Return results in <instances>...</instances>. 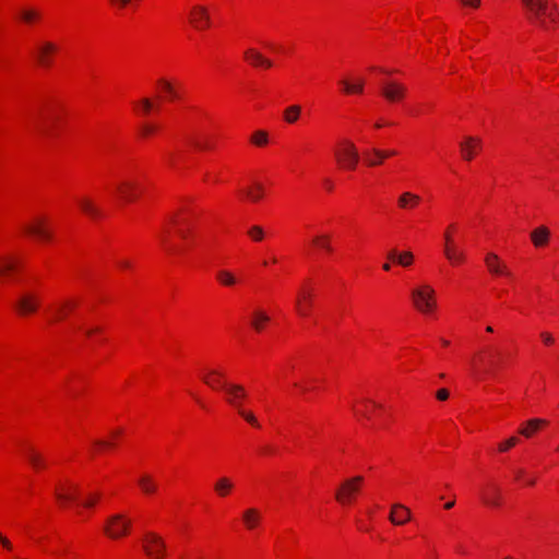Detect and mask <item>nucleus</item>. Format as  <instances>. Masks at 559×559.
<instances>
[{
    "mask_svg": "<svg viewBox=\"0 0 559 559\" xmlns=\"http://www.w3.org/2000/svg\"><path fill=\"white\" fill-rule=\"evenodd\" d=\"M76 492H78V487L70 486L69 492H57L56 496H57L58 500H60L61 502H64V501L73 500L75 498Z\"/></svg>",
    "mask_w": 559,
    "mask_h": 559,
    "instance_id": "79ce46f5",
    "label": "nucleus"
},
{
    "mask_svg": "<svg viewBox=\"0 0 559 559\" xmlns=\"http://www.w3.org/2000/svg\"><path fill=\"white\" fill-rule=\"evenodd\" d=\"M78 204L83 213L91 216L92 218H98L102 216V211L95 205V203L87 197L78 199Z\"/></svg>",
    "mask_w": 559,
    "mask_h": 559,
    "instance_id": "a878e982",
    "label": "nucleus"
},
{
    "mask_svg": "<svg viewBox=\"0 0 559 559\" xmlns=\"http://www.w3.org/2000/svg\"><path fill=\"white\" fill-rule=\"evenodd\" d=\"M116 190L122 201L131 202L138 197L140 186L131 179H124L117 183Z\"/></svg>",
    "mask_w": 559,
    "mask_h": 559,
    "instance_id": "9b49d317",
    "label": "nucleus"
},
{
    "mask_svg": "<svg viewBox=\"0 0 559 559\" xmlns=\"http://www.w3.org/2000/svg\"><path fill=\"white\" fill-rule=\"evenodd\" d=\"M550 230L546 226H539L531 233V240L535 247H544L548 243Z\"/></svg>",
    "mask_w": 559,
    "mask_h": 559,
    "instance_id": "393cba45",
    "label": "nucleus"
},
{
    "mask_svg": "<svg viewBox=\"0 0 559 559\" xmlns=\"http://www.w3.org/2000/svg\"><path fill=\"white\" fill-rule=\"evenodd\" d=\"M544 19L547 23H557V5L555 3H551L548 14H545Z\"/></svg>",
    "mask_w": 559,
    "mask_h": 559,
    "instance_id": "de8ad7c7",
    "label": "nucleus"
},
{
    "mask_svg": "<svg viewBox=\"0 0 559 559\" xmlns=\"http://www.w3.org/2000/svg\"><path fill=\"white\" fill-rule=\"evenodd\" d=\"M38 17V13L34 10H24L21 12V19L26 23H32Z\"/></svg>",
    "mask_w": 559,
    "mask_h": 559,
    "instance_id": "49530a36",
    "label": "nucleus"
},
{
    "mask_svg": "<svg viewBox=\"0 0 559 559\" xmlns=\"http://www.w3.org/2000/svg\"><path fill=\"white\" fill-rule=\"evenodd\" d=\"M191 143L197 147V148H200V150H207V148H211V144L207 140H203V139H199V138H193L191 139Z\"/></svg>",
    "mask_w": 559,
    "mask_h": 559,
    "instance_id": "09e8293b",
    "label": "nucleus"
},
{
    "mask_svg": "<svg viewBox=\"0 0 559 559\" xmlns=\"http://www.w3.org/2000/svg\"><path fill=\"white\" fill-rule=\"evenodd\" d=\"M169 164H170L171 166H174V165H175V156H174L173 154H170V155H169Z\"/></svg>",
    "mask_w": 559,
    "mask_h": 559,
    "instance_id": "774afa93",
    "label": "nucleus"
},
{
    "mask_svg": "<svg viewBox=\"0 0 559 559\" xmlns=\"http://www.w3.org/2000/svg\"><path fill=\"white\" fill-rule=\"evenodd\" d=\"M407 88L404 84L396 81L385 82L381 88L382 96L391 103L402 100L406 95Z\"/></svg>",
    "mask_w": 559,
    "mask_h": 559,
    "instance_id": "6e6552de",
    "label": "nucleus"
},
{
    "mask_svg": "<svg viewBox=\"0 0 559 559\" xmlns=\"http://www.w3.org/2000/svg\"><path fill=\"white\" fill-rule=\"evenodd\" d=\"M522 3L526 8L533 23L545 31L549 28V24L544 16L548 14V10L551 7L550 0H522Z\"/></svg>",
    "mask_w": 559,
    "mask_h": 559,
    "instance_id": "f03ea898",
    "label": "nucleus"
},
{
    "mask_svg": "<svg viewBox=\"0 0 559 559\" xmlns=\"http://www.w3.org/2000/svg\"><path fill=\"white\" fill-rule=\"evenodd\" d=\"M95 444L98 447H103V448H109L112 445V443H110L108 441H104V440H97V441H95Z\"/></svg>",
    "mask_w": 559,
    "mask_h": 559,
    "instance_id": "052dcab7",
    "label": "nucleus"
},
{
    "mask_svg": "<svg viewBox=\"0 0 559 559\" xmlns=\"http://www.w3.org/2000/svg\"><path fill=\"white\" fill-rule=\"evenodd\" d=\"M340 84L343 86V90L346 94H361L364 92V80H357V82L352 83L347 80H341Z\"/></svg>",
    "mask_w": 559,
    "mask_h": 559,
    "instance_id": "f704fd0d",
    "label": "nucleus"
},
{
    "mask_svg": "<svg viewBox=\"0 0 559 559\" xmlns=\"http://www.w3.org/2000/svg\"><path fill=\"white\" fill-rule=\"evenodd\" d=\"M364 158L368 167H376L383 163L388 158V154L383 153L380 148L367 150L364 153Z\"/></svg>",
    "mask_w": 559,
    "mask_h": 559,
    "instance_id": "5701e85b",
    "label": "nucleus"
},
{
    "mask_svg": "<svg viewBox=\"0 0 559 559\" xmlns=\"http://www.w3.org/2000/svg\"><path fill=\"white\" fill-rule=\"evenodd\" d=\"M313 289L306 285L300 287L295 300V308L300 317H308L312 307Z\"/></svg>",
    "mask_w": 559,
    "mask_h": 559,
    "instance_id": "423d86ee",
    "label": "nucleus"
},
{
    "mask_svg": "<svg viewBox=\"0 0 559 559\" xmlns=\"http://www.w3.org/2000/svg\"><path fill=\"white\" fill-rule=\"evenodd\" d=\"M25 231L43 241H49L52 237V233L44 217L34 218L25 226Z\"/></svg>",
    "mask_w": 559,
    "mask_h": 559,
    "instance_id": "0eeeda50",
    "label": "nucleus"
},
{
    "mask_svg": "<svg viewBox=\"0 0 559 559\" xmlns=\"http://www.w3.org/2000/svg\"><path fill=\"white\" fill-rule=\"evenodd\" d=\"M497 365L498 364L496 362V360H491L490 361V369L488 370V372H493V369L497 367Z\"/></svg>",
    "mask_w": 559,
    "mask_h": 559,
    "instance_id": "e2e57ef3",
    "label": "nucleus"
},
{
    "mask_svg": "<svg viewBox=\"0 0 559 559\" xmlns=\"http://www.w3.org/2000/svg\"><path fill=\"white\" fill-rule=\"evenodd\" d=\"M454 503H455L454 501L447 502V503L444 504V508H445V509H448V510H449V509H452V508L454 507Z\"/></svg>",
    "mask_w": 559,
    "mask_h": 559,
    "instance_id": "0e129e2a",
    "label": "nucleus"
},
{
    "mask_svg": "<svg viewBox=\"0 0 559 559\" xmlns=\"http://www.w3.org/2000/svg\"><path fill=\"white\" fill-rule=\"evenodd\" d=\"M269 320L270 317L265 312L258 310L253 313L251 325L255 331L260 332L263 329V324L269 322Z\"/></svg>",
    "mask_w": 559,
    "mask_h": 559,
    "instance_id": "4c0bfd02",
    "label": "nucleus"
},
{
    "mask_svg": "<svg viewBox=\"0 0 559 559\" xmlns=\"http://www.w3.org/2000/svg\"><path fill=\"white\" fill-rule=\"evenodd\" d=\"M251 142L258 146H263L267 143V133L265 131H255L251 136Z\"/></svg>",
    "mask_w": 559,
    "mask_h": 559,
    "instance_id": "a19ab883",
    "label": "nucleus"
},
{
    "mask_svg": "<svg viewBox=\"0 0 559 559\" xmlns=\"http://www.w3.org/2000/svg\"><path fill=\"white\" fill-rule=\"evenodd\" d=\"M245 58L254 67H272V61L253 48H249L245 51Z\"/></svg>",
    "mask_w": 559,
    "mask_h": 559,
    "instance_id": "412c9836",
    "label": "nucleus"
},
{
    "mask_svg": "<svg viewBox=\"0 0 559 559\" xmlns=\"http://www.w3.org/2000/svg\"><path fill=\"white\" fill-rule=\"evenodd\" d=\"M139 486L144 493H154L157 489L156 483L148 475H143L140 477Z\"/></svg>",
    "mask_w": 559,
    "mask_h": 559,
    "instance_id": "c9c22d12",
    "label": "nucleus"
},
{
    "mask_svg": "<svg viewBox=\"0 0 559 559\" xmlns=\"http://www.w3.org/2000/svg\"><path fill=\"white\" fill-rule=\"evenodd\" d=\"M118 265L122 269H128L131 266V262L128 260H121L118 262Z\"/></svg>",
    "mask_w": 559,
    "mask_h": 559,
    "instance_id": "680f3d73",
    "label": "nucleus"
},
{
    "mask_svg": "<svg viewBox=\"0 0 559 559\" xmlns=\"http://www.w3.org/2000/svg\"><path fill=\"white\" fill-rule=\"evenodd\" d=\"M452 245H454L453 240H452V236H451L450 231L447 230L444 233V246H452Z\"/></svg>",
    "mask_w": 559,
    "mask_h": 559,
    "instance_id": "bf43d9fd",
    "label": "nucleus"
},
{
    "mask_svg": "<svg viewBox=\"0 0 559 559\" xmlns=\"http://www.w3.org/2000/svg\"><path fill=\"white\" fill-rule=\"evenodd\" d=\"M462 2L465 4V5H469L472 8H478L479 4H480V0H462Z\"/></svg>",
    "mask_w": 559,
    "mask_h": 559,
    "instance_id": "13d9d810",
    "label": "nucleus"
},
{
    "mask_svg": "<svg viewBox=\"0 0 559 559\" xmlns=\"http://www.w3.org/2000/svg\"><path fill=\"white\" fill-rule=\"evenodd\" d=\"M519 442V439L516 437H510L509 439H507L506 441L501 442L498 444V450L500 452H507L509 451L511 448H513L516 443Z\"/></svg>",
    "mask_w": 559,
    "mask_h": 559,
    "instance_id": "37998d69",
    "label": "nucleus"
},
{
    "mask_svg": "<svg viewBox=\"0 0 559 559\" xmlns=\"http://www.w3.org/2000/svg\"><path fill=\"white\" fill-rule=\"evenodd\" d=\"M216 280L221 285L226 287H233L239 282L235 273L228 270H218L216 272Z\"/></svg>",
    "mask_w": 559,
    "mask_h": 559,
    "instance_id": "473e14b6",
    "label": "nucleus"
},
{
    "mask_svg": "<svg viewBox=\"0 0 559 559\" xmlns=\"http://www.w3.org/2000/svg\"><path fill=\"white\" fill-rule=\"evenodd\" d=\"M414 307L421 313L428 314L436 308L435 290L429 285H421L412 290Z\"/></svg>",
    "mask_w": 559,
    "mask_h": 559,
    "instance_id": "f257e3e1",
    "label": "nucleus"
},
{
    "mask_svg": "<svg viewBox=\"0 0 559 559\" xmlns=\"http://www.w3.org/2000/svg\"><path fill=\"white\" fill-rule=\"evenodd\" d=\"M225 392L227 402L239 411L240 401L246 397L245 389L239 384H229L225 385Z\"/></svg>",
    "mask_w": 559,
    "mask_h": 559,
    "instance_id": "dca6fc26",
    "label": "nucleus"
},
{
    "mask_svg": "<svg viewBox=\"0 0 559 559\" xmlns=\"http://www.w3.org/2000/svg\"><path fill=\"white\" fill-rule=\"evenodd\" d=\"M0 543H1V545H2L5 549H8V550H11V549H12V544H11V542H10L7 537L2 536L1 534H0Z\"/></svg>",
    "mask_w": 559,
    "mask_h": 559,
    "instance_id": "4d7b16f0",
    "label": "nucleus"
},
{
    "mask_svg": "<svg viewBox=\"0 0 559 559\" xmlns=\"http://www.w3.org/2000/svg\"><path fill=\"white\" fill-rule=\"evenodd\" d=\"M501 490L495 484H488L481 490V499L483 501L491 507H498L500 504Z\"/></svg>",
    "mask_w": 559,
    "mask_h": 559,
    "instance_id": "f3484780",
    "label": "nucleus"
},
{
    "mask_svg": "<svg viewBox=\"0 0 559 559\" xmlns=\"http://www.w3.org/2000/svg\"><path fill=\"white\" fill-rule=\"evenodd\" d=\"M25 457L26 460L28 461V463L31 464V466L38 471L43 467H45L46 465V461H45V457L43 456V454H40L39 452H37L34 448L32 447H27L25 449Z\"/></svg>",
    "mask_w": 559,
    "mask_h": 559,
    "instance_id": "bb28decb",
    "label": "nucleus"
},
{
    "mask_svg": "<svg viewBox=\"0 0 559 559\" xmlns=\"http://www.w3.org/2000/svg\"><path fill=\"white\" fill-rule=\"evenodd\" d=\"M382 152L388 154V157L394 156L396 154L395 151H384V150H382Z\"/></svg>",
    "mask_w": 559,
    "mask_h": 559,
    "instance_id": "69168bd1",
    "label": "nucleus"
},
{
    "mask_svg": "<svg viewBox=\"0 0 559 559\" xmlns=\"http://www.w3.org/2000/svg\"><path fill=\"white\" fill-rule=\"evenodd\" d=\"M436 396L439 401H445L449 397V391L447 389H440L437 391Z\"/></svg>",
    "mask_w": 559,
    "mask_h": 559,
    "instance_id": "864d4df0",
    "label": "nucleus"
},
{
    "mask_svg": "<svg viewBox=\"0 0 559 559\" xmlns=\"http://www.w3.org/2000/svg\"><path fill=\"white\" fill-rule=\"evenodd\" d=\"M130 521L126 520L121 514H116L108 520L105 532L111 538H119L127 534Z\"/></svg>",
    "mask_w": 559,
    "mask_h": 559,
    "instance_id": "1a4fd4ad",
    "label": "nucleus"
},
{
    "mask_svg": "<svg viewBox=\"0 0 559 559\" xmlns=\"http://www.w3.org/2000/svg\"><path fill=\"white\" fill-rule=\"evenodd\" d=\"M420 200L421 198L418 194L405 191L399 197L397 205L402 210H412L419 204Z\"/></svg>",
    "mask_w": 559,
    "mask_h": 559,
    "instance_id": "4be33fe9",
    "label": "nucleus"
},
{
    "mask_svg": "<svg viewBox=\"0 0 559 559\" xmlns=\"http://www.w3.org/2000/svg\"><path fill=\"white\" fill-rule=\"evenodd\" d=\"M540 337L543 338L544 343L547 344V345H550V344L554 343V337L548 332H543L540 334Z\"/></svg>",
    "mask_w": 559,
    "mask_h": 559,
    "instance_id": "6e6d98bb",
    "label": "nucleus"
},
{
    "mask_svg": "<svg viewBox=\"0 0 559 559\" xmlns=\"http://www.w3.org/2000/svg\"><path fill=\"white\" fill-rule=\"evenodd\" d=\"M312 242L328 252L332 251L329 235H318L313 238Z\"/></svg>",
    "mask_w": 559,
    "mask_h": 559,
    "instance_id": "ea45409f",
    "label": "nucleus"
},
{
    "mask_svg": "<svg viewBox=\"0 0 559 559\" xmlns=\"http://www.w3.org/2000/svg\"><path fill=\"white\" fill-rule=\"evenodd\" d=\"M144 552L151 559H163L166 554V543L158 534L147 532L142 538Z\"/></svg>",
    "mask_w": 559,
    "mask_h": 559,
    "instance_id": "39448f33",
    "label": "nucleus"
},
{
    "mask_svg": "<svg viewBox=\"0 0 559 559\" xmlns=\"http://www.w3.org/2000/svg\"><path fill=\"white\" fill-rule=\"evenodd\" d=\"M140 104H141L142 110H143V112L145 115L148 114L152 110L153 106H154L153 102L150 98L141 99Z\"/></svg>",
    "mask_w": 559,
    "mask_h": 559,
    "instance_id": "8fccbe9b",
    "label": "nucleus"
},
{
    "mask_svg": "<svg viewBox=\"0 0 559 559\" xmlns=\"http://www.w3.org/2000/svg\"><path fill=\"white\" fill-rule=\"evenodd\" d=\"M156 126L151 123H145L142 126L141 131L144 135H150L156 131Z\"/></svg>",
    "mask_w": 559,
    "mask_h": 559,
    "instance_id": "603ef678",
    "label": "nucleus"
},
{
    "mask_svg": "<svg viewBox=\"0 0 559 559\" xmlns=\"http://www.w3.org/2000/svg\"><path fill=\"white\" fill-rule=\"evenodd\" d=\"M546 425L547 420L542 418H533L527 420L524 426L519 429V433L525 438H531L540 427Z\"/></svg>",
    "mask_w": 559,
    "mask_h": 559,
    "instance_id": "b1692460",
    "label": "nucleus"
},
{
    "mask_svg": "<svg viewBox=\"0 0 559 559\" xmlns=\"http://www.w3.org/2000/svg\"><path fill=\"white\" fill-rule=\"evenodd\" d=\"M158 84L164 91L166 98L168 100H176L180 98V91L179 88L173 84L170 81L166 79L158 80Z\"/></svg>",
    "mask_w": 559,
    "mask_h": 559,
    "instance_id": "2f4dec72",
    "label": "nucleus"
},
{
    "mask_svg": "<svg viewBox=\"0 0 559 559\" xmlns=\"http://www.w3.org/2000/svg\"><path fill=\"white\" fill-rule=\"evenodd\" d=\"M443 253L452 264L463 263L466 258L465 252L459 249L455 245L444 246Z\"/></svg>",
    "mask_w": 559,
    "mask_h": 559,
    "instance_id": "cd10ccee",
    "label": "nucleus"
},
{
    "mask_svg": "<svg viewBox=\"0 0 559 559\" xmlns=\"http://www.w3.org/2000/svg\"><path fill=\"white\" fill-rule=\"evenodd\" d=\"M114 4H116L119 9H123L127 5L132 3V0H111Z\"/></svg>",
    "mask_w": 559,
    "mask_h": 559,
    "instance_id": "5fc2aeb1",
    "label": "nucleus"
},
{
    "mask_svg": "<svg viewBox=\"0 0 559 559\" xmlns=\"http://www.w3.org/2000/svg\"><path fill=\"white\" fill-rule=\"evenodd\" d=\"M242 520L247 528L253 530L260 520V513L254 508L247 509L242 514Z\"/></svg>",
    "mask_w": 559,
    "mask_h": 559,
    "instance_id": "72a5a7b5",
    "label": "nucleus"
},
{
    "mask_svg": "<svg viewBox=\"0 0 559 559\" xmlns=\"http://www.w3.org/2000/svg\"><path fill=\"white\" fill-rule=\"evenodd\" d=\"M39 305V296L32 292L22 293L16 301L17 311L25 316L34 313Z\"/></svg>",
    "mask_w": 559,
    "mask_h": 559,
    "instance_id": "9d476101",
    "label": "nucleus"
},
{
    "mask_svg": "<svg viewBox=\"0 0 559 559\" xmlns=\"http://www.w3.org/2000/svg\"><path fill=\"white\" fill-rule=\"evenodd\" d=\"M239 415L243 417L249 424H251L254 427H259V423L255 418V416L251 412H247L242 409V407H239L238 411Z\"/></svg>",
    "mask_w": 559,
    "mask_h": 559,
    "instance_id": "a18cd8bd",
    "label": "nucleus"
},
{
    "mask_svg": "<svg viewBox=\"0 0 559 559\" xmlns=\"http://www.w3.org/2000/svg\"><path fill=\"white\" fill-rule=\"evenodd\" d=\"M43 122L38 124V131L41 133L48 132V122L50 120V117L48 115H43L41 117Z\"/></svg>",
    "mask_w": 559,
    "mask_h": 559,
    "instance_id": "3c124183",
    "label": "nucleus"
},
{
    "mask_svg": "<svg viewBox=\"0 0 559 559\" xmlns=\"http://www.w3.org/2000/svg\"><path fill=\"white\" fill-rule=\"evenodd\" d=\"M17 267L19 263L15 260L8 257L0 258V281L15 272Z\"/></svg>",
    "mask_w": 559,
    "mask_h": 559,
    "instance_id": "7c9ffc66",
    "label": "nucleus"
},
{
    "mask_svg": "<svg viewBox=\"0 0 559 559\" xmlns=\"http://www.w3.org/2000/svg\"><path fill=\"white\" fill-rule=\"evenodd\" d=\"M248 234L249 236L254 240V241H261L264 237V231L263 229L260 227V226H252L249 230H248Z\"/></svg>",
    "mask_w": 559,
    "mask_h": 559,
    "instance_id": "c03bdc74",
    "label": "nucleus"
},
{
    "mask_svg": "<svg viewBox=\"0 0 559 559\" xmlns=\"http://www.w3.org/2000/svg\"><path fill=\"white\" fill-rule=\"evenodd\" d=\"M335 158L342 168L353 170L359 162V154L355 144L345 140L342 147L335 151Z\"/></svg>",
    "mask_w": 559,
    "mask_h": 559,
    "instance_id": "20e7f679",
    "label": "nucleus"
},
{
    "mask_svg": "<svg viewBox=\"0 0 559 559\" xmlns=\"http://www.w3.org/2000/svg\"><path fill=\"white\" fill-rule=\"evenodd\" d=\"M57 50V45L51 41L39 43L36 50L38 63L43 67H49L51 64V57Z\"/></svg>",
    "mask_w": 559,
    "mask_h": 559,
    "instance_id": "ddd939ff",
    "label": "nucleus"
},
{
    "mask_svg": "<svg viewBox=\"0 0 559 559\" xmlns=\"http://www.w3.org/2000/svg\"><path fill=\"white\" fill-rule=\"evenodd\" d=\"M411 510L402 503H393L389 520L394 525H404L411 520Z\"/></svg>",
    "mask_w": 559,
    "mask_h": 559,
    "instance_id": "2eb2a0df",
    "label": "nucleus"
},
{
    "mask_svg": "<svg viewBox=\"0 0 559 559\" xmlns=\"http://www.w3.org/2000/svg\"><path fill=\"white\" fill-rule=\"evenodd\" d=\"M234 486L235 485L230 478L223 476L215 481L214 491L217 496L224 498L231 492Z\"/></svg>",
    "mask_w": 559,
    "mask_h": 559,
    "instance_id": "c85d7f7f",
    "label": "nucleus"
},
{
    "mask_svg": "<svg viewBox=\"0 0 559 559\" xmlns=\"http://www.w3.org/2000/svg\"><path fill=\"white\" fill-rule=\"evenodd\" d=\"M74 306H75V304H73L71 301H63L60 305H58L55 310L53 320L55 321L63 320L68 313V310L72 309Z\"/></svg>",
    "mask_w": 559,
    "mask_h": 559,
    "instance_id": "58836bf2",
    "label": "nucleus"
},
{
    "mask_svg": "<svg viewBox=\"0 0 559 559\" xmlns=\"http://www.w3.org/2000/svg\"><path fill=\"white\" fill-rule=\"evenodd\" d=\"M481 148V140L475 136H465L460 143L462 157L465 160H472L478 150Z\"/></svg>",
    "mask_w": 559,
    "mask_h": 559,
    "instance_id": "4468645a",
    "label": "nucleus"
},
{
    "mask_svg": "<svg viewBox=\"0 0 559 559\" xmlns=\"http://www.w3.org/2000/svg\"><path fill=\"white\" fill-rule=\"evenodd\" d=\"M191 22L197 28H204L210 25L209 11L203 5H195L191 10Z\"/></svg>",
    "mask_w": 559,
    "mask_h": 559,
    "instance_id": "a211bd4d",
    "label": "nucleus"
},
{
    "mask_svg": "<svg viewBox=\"0 0 559 559\" xmlns=\"http://www.w3.org/2000/svg\"><path fill=\"white\" fill-rule=\"evenodd\" d=\"M485 264L492 275H506L511 276V272L508 270L507 264L493 252H488L485 255Z\"/></svg>",
    "mask_w": 559,
    "mask_h": 559,
    "instance_id": "f8f14e48",
    "label": "nucleus"
},
{
    "mask_svg": "<svg viewBox=\"0 0 559 559\" xmlns=\"http://www.w3.org/2000/svg\"><path fill=\"white\" fill-rule=\"evenodd\" d=\"M362 481V476H354L345 479L337 488L335 499L343 506L352 503L356 495L360 491Z\"/></svg>",
    "mask_w": 559,
    "mask_h": 559,
    "instance_id": "7ed1b4c3",
    "label": "nucleus"
},
{
    "mask_svg": "<svg viewBox=\"0 0 559 559\" xmlns=\"http://www.w3.org/2000/svg\"><path fill=\"white\" fill-rule=\"evenodd\" d=\"M388 258L402 266H409L414 260V255L411 251L399 253L396 250H391L388 253Z\"/></svg>",
    "mask_w": 559,
    "mask_h": 559,
    "instance_id": "c756f323",
    "label": "nucleus"
},
{
    "mask_svg": "<svg viewBox=\"0 0 559 559\" xmlns=\"http://www.w3.org/2000/svg\"><path fill=\"white\" fill-rule=\"evenodd\" d=\"M94 503H95V500L91 499V500L86 501V502L84 503V506H86V507H93V506H94Z\"/></svg>",
    "mask_w": 559,
    "mask_h": 559,
    "instance_id": "338daca9",
    "label": "nucleus"
},
{
    "mask_svg": "<svg viewBox=\"0 0 559 559\" xmlns=\"http://www.w3.org/2000/svg\"><path fill=\"white\" fill-rule=\"evenodd\" d=\"M203 381L212 389H222L225 391V385H229L224 379V374L218 370H211L203 377Z\"/></svg>",
    "mask_w": 559,
    "mask_h": 559,
    "instance_id": "aec40b11",
    "label": "nucleus"
},
{
    "mask_svg": "<svg viewBox=\"0 0 559 559\" xmlns=\"http://www.w3.org/2000/svg\"><path fill=\"white\" fill-rule=\"evenodd\" d=\"M246 199L255 203L259 202L264 195V187L258 181H253L250 186L240 191Z\"/></svg>",
    "mask_w": 559,
    "mask_h": 559,
    "instance_id": "6ab92c4d",
    "label": "nucleus"
},
{
    "mask_svg": "<svg viewBox=\"0 0 559 559\" xmlns=\"http://www.w3.org/2000/svg\"><path fill=\"white\" fill-rule=\"evenodd\" d=\"M301 114L299 105H292L284 110V120L287 123H295Z\"/></svg>",
    "mask_w": 559,
    "mask_h": 559,
    "instance_id": "e433bc0d",
    "label": "nucleus"
}]
</instances>
